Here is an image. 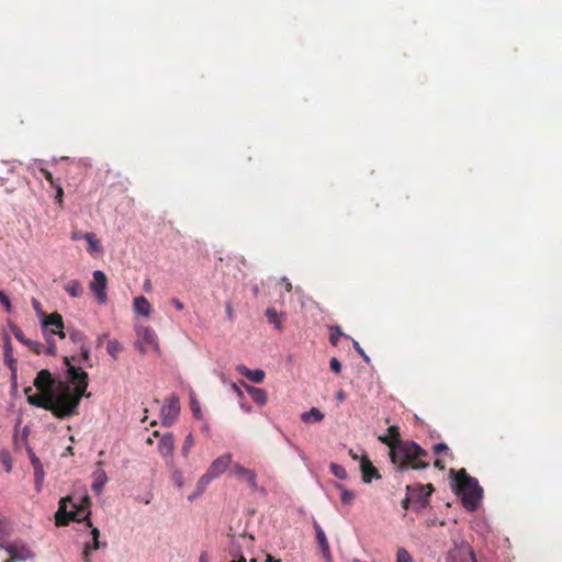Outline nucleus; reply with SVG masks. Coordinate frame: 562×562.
<instances>
[{
	"label": "nucleus",
	"instance_id": "obj_9",
	"mask_svg": "<svg viewBox=\"0 0 562 562\" xmlns=\"http://www.w3.org/2000/svg\"><path fill=\"white\" fill-rule=\"evenodd\" d=\"M448 562H476L475 553L472 547L467 542L454 544L449 550Z\"/></svg>",
	"mask_w": 562,
	"mask_h": 562
},
{
	"label": "nucleus",
	"instance_id": "obj_42",
	"mask_svg": "<svg viewBox=\"0 0 562 562\" xmlns=\"http://www.w3.org/2000/svg\"><path fill=\"white\" fill-rule=\"evenodd\" d=\"M350 339L352 341V346H353L355 350L363 358V360L366 362H369L370 358L367 356V353L364 352V350L362 349L360 344L357 340L352 339V338H350Z\"/></svg>",
	"mask_w": 562,
	"mask_h": 562
},
{
	"label": "nucleus",
	"instance_id": "obj_64",
	"mask_svg": "<svg viewBox=\"0 0 562 562\" xmlns=\"http://www.w3.org/2000/svg\"><path fill=\"white\" fill-rule=\"evenodd\" d=\"M231 562H246V559L243 555H240L238 560H233Z\"/></svg>",
	"mask_w": 562,
	"mask_h": 562
},
{
	"label": "nucleus",
	"instance_id": "obj_7",
	"mask_svg": "<svg viewBox=\"0 0 562 562\" xmlns=\"http://www.w3.org/2000/svg\"><path fill=\"white\" fill-rule=\"evenodd\" d=\"M64 363L67 367L69 381L75 385L74 392L78 393L79 395H85L88 387V373L82 369L71 364L68 357L64 358Z\"/></svg>",
	"mask_w": 562,
	"mask_h": 562
},
{
	"label": "nucleus",
	"instance_id": "obj_15",
	"mask_svg": "<svg viewBox=\"0 0 562 562\" xmlns=\"http://www.w3.org/2000/svg\"><path fill=\"white\" fill-rule=\"evenodd\" d=\"M158 451L165 459H171L175 451V439L171 434H165L160 437ZM169 460H167V463Z\"/></svg>",
	"mask_w": 562,
	"mask_h": 562
},
{
	"label": "nucleus",
	"instance_id": "obj_29",
	"mask_svg": "<svg viewBox=\"0 0 562 562\" xmlns=\"http://www.w3.org/2000/svg\"><path fill=\"white\" fill-rule=\"evenodd\" d=\"M68 335L70 340L78 345L79 348L87 346V336L82 331L72 329L68 331Z\"/></svg>",
	"mask_w": 562,
	"mask_h": 562
},
{
	"label": "nucleus",
	"instance_id": "obj_40",
	"mask_svg": "<svg viewBox=\"0 0 562 562\" xmlns=\"http://www.w3.org/2000/svg\"><path fill=\"white\" fill-rule=\"evenodd\" d=\"M406 490H407V495H406V497L402 501V507H403L404 509H408L409 504H411L412 502H414L413 499H414V497H415V494H414V493H412V486H409V485H408V486L406 487Z\"/></svg>",
	"mask_w": 562,
	"mask_h": 562
},
{
	"label": "nucleus",
	"instance_id": "obj_23",
	"mask_svg": "<svg viewBox=\"0 0 562 562\" xmlns=\"http://www.w3.org/2000/svg\"><path fill=\"white\" fill-rule=\"evenodd\" d=\"M314 526H315V530H316V539L322 549V552L325 557H329V554H330L329 544H328L327 538L325 536V532L323 531V529L319 527L318 524H315Z\"/></svg>",
	"mask_w": 562,
	"mask_h": 562
},
{
	"label": "nucleus",
	"instance_id": "obj_4",
	"mask_svg": "<svg viewBox=\"0 0 562 562\" xmlns=\"http://www.w3.org/2000/svg\"><path fill=\"white\" fill-rule=\"evenodd\" d=\"M82 396L83 395H79L66 385L59 394H52V414L59 419L77 414V408Z\"/></svg>",
	"mask_w": 562,
	"mask_h": 562
},
{
	"label": "nucleus",
	"instance_id": "obj_25",
	"mask_svg": "<svg viewBox=\"0 0 562 562\" xmlns=\"http://www.w3.org/2000/svg\"><path fill=\"white\" fill-rule=\"evenodd\" d=\"M412 493L415 494L414 502L419 504L422 507H425L428 502L429 497L426 494V487H423L422 485H417L415 487L412 486Z\"/></svg>",
	"mask_w": 562,
	"mask_h": 562
},
{
	"label": "nucleus",
	"instance_id": "obj_61",
	"mask_svg": "<svg viewBox=\"0 0 562 562\" xmlns=\"http://www.w3.org/2000/svg\"><path fill=\"white\" fill-rule=\"evenodd\" d=\"M266 562H281L280 559H274L271 554L267 555Z\"/></svg>",
	"mask_w": 562,
	"mask_h": 562
},
{
	"label": "nucleus",
	"instance_id": "obj_45",
	"mask_svg": "<svg viewBox=\"0 0 562 562\" xmlns=\"http://www.w3.org/2000/svg\"><path fill=\"white\" fill-rule=\"evenodd\" d=\"M80 350V356H81V361L83 362H89L90 361V349L88 346H82L81 348H79Z\"/></svg>",
	"mask_w": 562,
	"mask_h": 562
},
{
	"label": "nucleus",
	"instance_id": "obj_50",
	"mask_svg": "<svg viewBox=\"0 0 562 562\" xmlns=\"http://www.w3.org/2000/svg\"><path fill=\"white\" fill-rule=\"evenodd\" d=\"M35 480H36V484L40 485L42 480H43V476H44V471L42 468H37L35 465Z\"/></svg>",
	"mask_w": 562,
	"mask_h": 562
},
{
	"label": "nucleus",
	"instance_id": "obj_55",
	"mask_svg": "<svg viewBox=\"0 0 562 562\" xmlns=\"http://www.w3.org/2000/svg\"><path fill=\"white\" fill-rule=\"evenodd\" d=\"M90 555H91V551L87 547H85V549H83V561L85 562H91Z\"/></svg>",
	"mask_w": 562,
	"mask_h": 562
},
{
	"label": "nucleus",
	"instance_id": "obj_16",
	"mask_svg": "<svg viewBox=\"0 0 562 562\" xmlns=\"http://www.w3.org/2000/svg\"><path fill=\"white\" fill-rule=\"evenodd\" d=\"M4 361L12 372V375L15 376L18 371V362L16 359L13 358V349L9 336L4 337Z\"/></svg>",
	"mask_w": 562,
	"mask_h": 562
},
{
	"label": "nucleus",
	"instance_id": "obj_51",
	"mask_svg": "<svg viewBox=\"0 0 562 562\" xmlns=\"http://www.w3.org/2000/svg\"><path fill=\"white\" fill-rule=\"evenodd\" d=\"M434 451H435V453H437V454H438V453H441V452H443V451H448V446H447L446 443H443V442L436 443V445L434 446Z\"/></svg>",
	"mask_w": 562,
	"mask_h": 562
},
{
	"label": "nucleus",
	"instance_id": "obj_56",
	"mask_svg": "<svg viewBox=\"0 0 562 562\" xmlns=\"http://www.w3.org/2000/svg\"><path fill=\"white\" fill-rule=\"evenodd\" d=\"M108 337V334H103V335H100L98 338H97V346L100 347L102 346L104 339Z\"/></svg>",
	"mask_w": 562,
	"mask_h": 562
},
{
	"label": "nucleus",
	"instance_id": "obj_41",
	"mask_svg": "<svg viewBox=\"0 0 562 562\" xmlns=\"http://www.w3.org/2000/svg\"><path fill=\"white\" fill-rule=\"evenodd\" d=\"M40 172H41V173H42V176H43V177H44V178L49 182V184H50L52 187H55L56 184H58V183L55 181V179H54V177H53V173H52L49 170H47L46 168H41V169H40Z\"/></svg>",
	"mask_w": 562,
	"mask_h": 562
},
{
	"label": "nucleus",
	"instance_id": "obj_30",
	"mask_svg": "<svg viewBox=\"0 0 562 562\" xmlns=\"http://www.w3.org/2000/svg\"><path fill=\"white\" fill-rule=\"evenodd\" d=\"M122 350H123V347L116 339H112V340L108 341L106 351L113 359H117V357L122 352Z\"/></svg>",
	"mask_w": 562,
	"mask_h": 562
},
{
	"label": "nucleus",
	"instance_id": "obj_14",
	"mask_svg": "<svg viewBox=\"0 0 562 562\" xmlns=\"http://www.w3.org/2000/svg\"><path fill=\"white\" fill-rule=\"evenodd\" d=\"M360 468H361V474L362 480L364 483H371L373 479H380L379 471L372 464V462L369 460L367 456H363L360 460Z\"/></svg>",
	"mask_w": 562,
	"mask_h": 562
},
{
	"label": "nucleus",
	"instance_id": "obj_22",
	"mask_svg": "<svg viewBox=\"0 0 562 562\" xmlns=\"http://www.w3.org/2000/svg\"><path fill=\"white\" fill-rule=\"evenodd\" d=\"M247 392L249 393L252 401L255 403H257L258 405L262 406L267 403L268 396H267V392L263 389L248 386Z\"/></svg>",
	"mask_w": 562,
	"mask_h": 562
},
{
	"label": "nucleus",
	"instance_id": "obj_5",
	"mask_svg": "<svg viewBox=\"0 0 562 562\" xmlns=\"http://www.w3.org/2000/svg\"><path fill=\"white\" fill-rule=\"evenodd\" d=\"M43 334L46 340V353L49 356H55L57 352V347L54 340V336L57 335L60 339L66 338V333L64 329V321L59 313L54 312L46 316L42 322Z\"/></svg>",
	"mask_w": 562,
	"mask_h": 562
},
{
	"label": "nucleus",
	"instance_id": "obj_18",
	"mask_svg": "<svg viewBox=\"0 0 562 562\" xmlns=\"http://www.w3.org/2000/svg\"><path fill=\"white\" fill-rule=\"evenodd\" d=\"M134 310L137 314L143 315L145 317L150 316V314L153 312L151 304L143 295L134 299Z\"/></svg>",
	"mask_w": 562,
	"mask_h": 562
},
{
	"label": "nucleus",
	"instance_id": "obj_3",
	"mask_svg": "<svg viewBox=\"0 0 562 562\" xmlns=\"http://www.w3.org/2000/svg\"><path fill=\"white\" fill-rule=\"evenodd\" d=\"M451 473L454 475L456 493L461 497L463 506L468 510H475L483 495V490L477 480L468 475L464 469L451 470Z\"/></svg>",
	"mask_w": 562,
	"mask_h": 562
},
{
	"label": "nucleus",
	"instance_id": "obj_12",
	"mask_svg": "<svg viewBox=\"0 0 562 562\" xmlns=\"http://www.w3.org/2000/svg\"><path fill=\"white\" fill-rule=\"evenodd\" d=\"M231 463H232V454L224 453V454L220 456L218 458H216L211 463L207 471L210 472V475H213L216 479L227 470V468L229 467Z\"/></svg>",
	"mask_w": 562,
	"mask_h": 562
},
{
	"label": "nucleus",
	"instance_id": "obj_21",
	"mask_svg": "<svg viewBox=\"0 0 562 562\" xmlns=\"http://www.w3.org/2000/svg\"><path fill=\"white\" fill-rule=\"evenodd\" d=\"M52 383V375L47 370L40 371L34 380V385L41 391L49 389Z\"/></svg>",
	"mask_w": 562,
	"mask_h": 562
},
{
	"label": "nucleus",
	"instance_id": "obj_46",
	"mask_svg": "<svg viewBox=\"0 0 562 562\" xmlns=\"http://www.w3.org/2000/svg\"><path fill=\"white\" fill-rule=\"evenodd\" d=\"M0 460L5 465L7 472H10L11 471V461H10L9 454L7 452L0 453Z\"/></svg>",
	"mask_w": 562,
	"mask_h": 562
},
{
	"label": "nucleus",
	"instance_id": "obj_62",
	"mask_svg": "<svg viewBox=\"0 0 562 562\" xmlns=\"http://www.w3.org/2000/svg\"><path fill=\"white\" fill-rule=\"evenodd\" d=\"M82 235H83V234H80V233H74V234H72V236H71V238H72L74 240H76V239L82 238Z\"/></svg>",
	"mask_w": 562,
	"mask_h": 562
},
{
	"label": "nucleus",
	"instance_id": "obj_49",
	"mask_svg": "<svg viewBox=\"0 0 562 562\" xmlns=\"http://www.w3.org/2000/svg\"><path fill=\"white\" fill-rule=\"evenodd\" d=\"M387 435L391 437V438H401V435H400V431H398V427L397 426H390L389 429H387Z\"/></svg>",
	"mask_w": 562,
	"mask_h": 562
},
{
	"label": "nucleus",
	"instance_id": "obj_39",
	"mask_svg": "<svg viewBox=\"0 0 562 562\" xmlns=\"http://www.w3.org/2000/svg\"><path fill=\"white\" fill-rule=\"evenodd\" d=\"M355 498H356V494L353 492L348 491V490L341 491L340 499H341L342 504L350 505V504H352Z\"/></svg>",
	"mask_w": 562,
	"mask_h": 562
},
{
	"label": "nucleus",
	"instance_id": "obj_8",
	"mask_svg": "<svg viewBox=\"0 0 562 562\" xmlns=\"http://www.w3.org/2000/svg\"><path fill=\"white\" fill-rule=\"evenodd\" d=\"M180 414V401L176 395H171L166 400L160 411L161 424L170 427Z\"/></svg>",
	"mask_w": 562,
	"mask_h": 562
},
{
	"label": "nucleus",
	"instance_id": "obj_13",
	"mask_svg": "<svg viewBox=\"0 0 562 562\" xmlns=\"http://www.w3.org/2000/svg\"><path fill=\"white\" fill-rule=\"evenodd\" d=\"M5 550L9 557H11L15 562H22L34 557L32 551L25 546L10 543L5 547Z\"/></svg>",
	"mask_w": 562,
	"mask_h": 562
},
{
	"label": "nucleus",
	"instance_id": "obj_53",
	"mask_svg": "<svg viewBox=\"0 0 562 562\" xmlns=\"http://www.w3.org/2000/svg\"><path fill=\"white\" fill-rule=\"evenodd\" d=\"M171 304L178 310V311H182L184 308V305L183 303L177 299V297H173L171 299Z\"/></svg>",
	"mask_w": 562,
	"mask_h": 562
},
{
	"label": "nucleus",
	"instance_id": "obj_36",
	"mask_svg": "<svg viewBox=\"0 0 562 562\" xmlns=\"http://www.w3.org/2000/svg\"><path fill=\"white\" fill-rule=\"evenodd\" d=\"M396 562H413V558L406 549L400 548L396 553Z\"/></svg>",
	"mask_w": 562,
	"mask_h": 562
},
{
	"label": "nucleus",
	"instance_id": "obj_43",
	"mask_svg": "<svg viewBox=\"0 0 562 562\" xmlns=\"http://www.w3.org/2000/svg\"><path fill=\"white\" fill-rule=\"evenodd\" d=\"M56 189V195H55V202L61 206L63 205V195H64V190L61 188L60 184H56L54 187Z\"/></svg>",
	"mask_w": 562,
	"mask_h": 562
},
{
	"label": "nucleus",
	"instance_id": "obj_54",
	"mask_svg": "<svg viewBox=\"0 0 562 562\" xmlns=\"http://www.w3.org/2000/svg\"><path fill=\"white\" fill-rule=\"evenodd\" d=\"M192 409H193L194 416L199 418L201 416V409L198 406V403L195 401H192Z\"/></svg>",
	"mask_w": 562,
	"mask_h": 562
},
{
	"label": "nucleus",
	"instance_id": "obj_17",
	"mask_svg": "<svg viewBox=\"0 0 562 562\" xmlns=\"http://www.w3.org/2000/svg\"><path fill=\"white\" fill-rule=\"evenodd\" d=\"M27 402L36 407L44 408L46 411H50L52 406V394H33L27 395Z\"/></svg>",
	"mask_w": 562,
	"mask_h": 562
},
{
	"label": "nucleus",
	"instance_id": "obj_38",
	"mask_svg": "<svg viewBox=\"0 0 562 562\" xmlns=\"http://www.w3.org/2000/svg\"><path fill=\"white\" fill-rule=\"evenodd\" d=\"M11 330H12V334L14 335V337L20 341L22 342L23 345L26 346V342L30 340L25 337V335L23 334L22 329L20 327H18L16 325H11Z\"/></svg>",
	"mask_w": 562,
	"mask_h": 562
},
{
	"label": "nucleus",
	"instance_id": "obj_19",
	"mask_svg": "<svg viewBox=\"0 0 562 562\" xmlns=\"http://www.w3.org/2000/svg\"><path fill=\"white\" fill-rule=\"evenodd\" d=\"M93 482H92V491L97 494H100L103 490L108 481V476L104 470L98 469L93 472Z\"/></svg>",
	"mask_w": 562,
	"mask_h": 562
},
{
	"label": "nucleus",
	"instance_id": "obj_52",
	"mask_svg": "<svg viewBox=\"0 0 562 562\" xmlns=\"http://www.w3.org/2000/svg\"><path fill=\"white\" fill-rule=\"evenodd\" d=\"M281 284L284 286L285 292L290 293L292 291V284L288 278H282Z\"/></svg>",
	"mask_w": 562,
	"mask_h": 562
},
{
	"label": "nucleus",
	"instance_id": "obj_63",
	"mask_svg": "<svg viewBox=\"0 0 562 562\" xmlns=\"http://www.w3.org/2000/svg\"><path fill=\"white\" fill-rule=\"evenodd\" d=\"M337 398H338L339 401L345 400V393H344L342 391L338 392V393H337Z\"/></svg>",
	"mask_w": 562,
	"mask_h": 562
},
{
	"label": "nucleus",
	"instance_id": "obj_60",
	"mask_svg": "<svg viewBox=\"0 0 562 562\" xmlns=\"http://www.w3.org/2000/svg\"><path fill=\"white\" fill-rule=\"evenodd\" d=\"M31 460H32V464H33V467H34V468H35V465H36L37 468H42L41 462H40V460H38V459H36L35 457H32V459H31Z\"/></svg>",
	"mask_w": 562,
	"mask_h": 562
},
{
	"label": "nucleus",
	"instance_id": "obj_47",
	"mask_svg": "<svg viewBox=\"0 0 562 562\" xmlns=\"http://www.w3.org/2000/svg\"><path fill=\"white\" fill-rule=\"evenodd\" d=\"M225 311H226L227 318L233 322L235 319V314H234L233 305L231 302H227L225 304Z\"/></svg>",
	"mask_w": 562,
	"mask_h": 562
},
{
	"label": "nucleus",
	"instance_id": "obj_33",
	"mask_svg": "<svg viewBox=\"0 0 562 562\" xmlns=\"http://www.w3.org/2000/svg\"><path fill=\"white\" fill-rule=\"evenodd\" d=\"M215 477L213 475H210V472L206 470V472L200 477L198 482V490L200 492H203L204 488L210 484L212 480Z\"/></svg>",
	"mask_w": 562,
	"mask_h": 562
},
{
	"label": "nucleus",
	"instance_id": "obj_34",
	"mask_svg": "<svg viewBox=\"0 0 562 562\" xmlns=\"http://www.w3.org/2000/svg\"><path fill=\"white\" fill-rule=\"evenodd\" d=\"M194 445V439H193V436L191 434H189L186 438H184V441L182 443V448H181V452L184 457H188V454L190 453V450L191 448L193 447Z\"/></svg>",
	"mask_w": 562,
	"mask_h": 562
},
{
	"label": "nucleus",
	"instance_id": "obj_11",
	"mask_svg": "<svg viewBox=\"0 0 562 562\" xmlns=\"http://www.w3.org/2000/svg\"><path fill=\"white\" fill-rule=\"evenodd\" d=\"M232 473L237 479L245 481L252 491L258 488L257 474L254 470L247 469L239 463H235L233 465Z\"/></svg>",
	"mask_w": 562,
	"mask_h": 562
},
{
	"label": "nucleus",
	"instance_id": "obj_24",
	"mask_svg": "<svg viewBox=\"0 0 562 562\" xmlns=\"http://www.w3.org/2000/svg\"><path fill=\"white\" fill-rule=\"evenodd\" d=\"M64 289L71 297H79L83 294V288L81 283L77 280L68 281L65 284Z\"/></svg>",
	"mask_w": 562,
	"mask_h": 562
},
{
	"label": "nucleus",
	"instance_id": "obj_35",
	"mask_svg": "<svg viewBox=\"0 0 562 562\" xmlns=\"http://www.w3.org/2000/svg\"><path fill=\"white\" fill-rule=\"evenodd\" d=\"M330 470H331V473L340 480H344L347 477V471L342 465L331 463Z\"/></svg>",
	"mask_w": 562,
	"mask_h": 562
},
{
	"label": "nucleus",
	"instance_id": "obj_6",
	"mask_svg": "<svg viewBox=\"0 0 562 562\" xmlns=\"http://www.w3.org/2000/svg\"><path fill=\"white\" fill-rule=\"evenodd\" d=\"M136 335L137 340L134 346L142 355H145L149 349L157 353L160 352L158 338L153 328L149 326H138L136 328Z\"/></svg>",
	"mask_w": 562,
	"mask_h": 562
},
{
	"label": "nucleus",
	"instance_id": "obj_27",
	"mask_svg": "<svg viewBox=\"0 0 562 562\" xmlns=\"http://www.w3.org/2000/svg\"><path fill=\"white\" fill-rule=\"evenodd\" d=\"M266 316L270 324H273L277 329H282V315L277 312L274 307H269L266 311Z\"/></svg>",
	"mask_w": 562,
	"mask_h": 562
},
{
	"label": "nucleus",
	"instance_id": "obj_32",
	"mask_svg": "<svg viewBox=\"0 0 562 562\" xmlns=\"http://www.w3.org/2000/svg\"><path fill=\"white\" fill-rule=\"evenodd\" d=\"M91 535L93 537L92 542L91 543H87L85 547H87L92 552V551L98 550V549L101 548V543L99 541V537H100L99 529L98 528H92Z\"/></svg>",
	"mask_w": 562,
	"mask_h": 562
},
{
	"label": "nucleus",
	"instance_id": "obj_1",
	"mask_svg": "<svg viewBox=\"0 0 562 562\" xmlns=\"http://www.w3.org/2000/svg\"><path fill=\"white\" fill-rule=\"evenodd\" d=\"M379 439L390 447V459L398 471L424 470L429 467L428 452L416 442L391 438L389 435Z\"/></svg>",
	"mask_w": 562,
	"mask_h": 562
},
{
	"label": "nucleus",
	"instance_id": "obj_37",
	"mask_svg": "<svg viewBox=\"0 0 562 562\" xmlns=\"http://www.w3.org/2000/svg\"><path fill=\"white\" fill-rule=\"evenodd\" d=\"M26 347H29L34 353L41 355L42 352H46V348L44 349V346L35 340H29L26 342Z\"/></svg>",
	"mask_w": 562,
	"mask_h": 562
},
{
	"label": "nucleus",
	"instance_id": "obj_10",
	"mask_svg": "<svg viewBox=\"0 0 562 562\" xmlns=\"http://www.w3.org/2000/svg\"><path fill=\"white\" fill-rule=\"evenodd\" d=\"M93 280L90 283V290L94 294L100 304H104L108 300L106 285L108 279L103 271L95 270L92 273Z\"/></svg>",
	"mask_w": 562,
	"mask_h": 562
},
{
	"label": "nucleus",
	"instance_id": "obj_2",
	"mask_svg": "<svg viewBox=\"0 0 562 562\" xmlns=\"http://www.w3.org/2000/svg\"><path fill=\"white\" fill-rule=\"evenodd\" d=\"M90 504V497L87 494L79 497L75 495L63 497L55 514L56 525L67 526L70 521L87 520L88 526H91Z\"/></svg>",
	"mask_w": 562,
	"mask_h": 562
},
{
	"label": "nucleus",
	"instance_id": "obj_31",
	"mask_svg": "<svg viewBox=\"0 0 562 562\" xmlns=\"http://www.w3.org/2000/svg\"><path fill=\"white\" fill-rule=\"evenodd\" d=\"M339 337H345V338H348L350 339V337L348 335H345L341 330V328L339 326H334L330 328V336H329V341L333 346H337L338 345V338Z\"/></svg>",
	"mask_w": 562,
	"mask_h": 562
},
{
	"label": "nucleus",
	"instance_id": "obj_28",
	"mask_svg": "<svg viewBox=\"0 0 562 562\" xmlns=\"http://www.w3.org/2000/svg\"><path fill=\"white\" fill-rule=\"evenodd\" d=\"M82 238L87 240L89 245V252H99L101 251V246L99 239L95 237L93 233H85Z\"/></svg>",
	"mask_w": 562,
	"mask_h": 562
},
{
	"label": "nucleus",
	"instance_id": "obj_26",
	"mask_svg": "<svg viewBox=\"0 0 562 562\" xmlns=\"http://www.w3.org/2000/svg\"><path fill=\"white\" fill-rule=\"evenodd\" d=\"M301 419L304 423H318L324 419V414L318 408L313 407L308 412H304Z\"/></svg>",
	"mask_w": 562,
	"mask_h": 562
},
{
	"label": "nucleus",
	"instance_id": "obj_20",
	"mask_svg": "<svg viewBox=\"0 0 562 562\" xmlns=\"http://www.w3.org/2000/svg\"><path fill=\"white\" fill-rule=\"evenodd\" d=\"M239 373H241L244 376L249 379L250 381L255 383H261L265 379V371L257 369V370H250L246 368L245 366L238 367Z\"/></svg>",
	"mask_w": 562,
	"mask_h": 562
},
{
	"label": "nucleus",
	"instance_id": "obj_48",
	"mask_svg": "<svg viewBox=\"0 0 562 562\" xmlns=\"http://www.w3.org/2000/svg\"><path fill=\"white\" fill-rule=\"evenodd\" d=\"M0 302L7 307V311H10V300L3 291H0Z\"/></svg>",
	"mask_w": 562,
	"mask_h": 562
},
{
	"label": "nucleus",
	"instance_id": "obj_58",
	"mask_svg": "<svg viewBox=\"0 0 562 562\" xmlns=\"http://www.w3.org/2000/svg\"><path fill=\"white\" fill-rule=\"evenodd\" d=\"M434 465L435 468H437L438 470H443L445 469V464L441 460L437 459L435 462H434Z\"/></svg>",
	"mask_w": 562,
	"mask_h": 562
},
{
	"label": "nucleus",
	"instance_id": "obj_44",
	"mask_svg": "<svg viewBox=\"0 0 562 562\" xmlns=\"http://www.w3.org/2000/svg\"><path fill=\"white\" fill-rule=\"evenodd\" d=\"M329 367L335 373L341 372V363L337 358H331L329 361Z\"/></svg>",
	"mask_w": 562,
	"mask_h": 562
},
{
	"label": "nucleus",
	"instance_id": "obj_59",
	"mask_svg": "<svg viewBox=\"0 0 562 562\" xmlns=\"http://www.w3.org/2000/svg\"><path fill=\"white\" fill-rule=\"evenodd\" d=\"M199 562H209V555L206 552L201 553Z\"/></svg>",
	"mask_w": 562,
	"mask_h": 562
},
{
	"label": "nucleus",
	"instance_id": "obj_57",
	"mask_svg": "<svg viewBox=\"0 0 562 562\" xmlns=\"http://www.w3.org/2000/svg\"><path fill=\"white\" fill-rule=\"evenodd\" d=\"M423 487H426V494L427 496L429 497L431 495V493L434 492V486L432 484H426V485H422Z\"/></svg>",
	"mask_w": 562,
	"mask_h": 562
}]
</instances>
